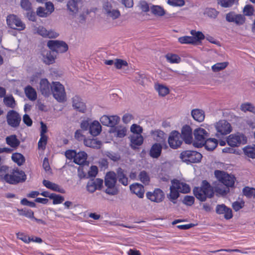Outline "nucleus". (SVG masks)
I'll return each instance as SVG.
<instances>
[{"instance_id":"f257e3e1","label":"nucleus","mask_w":255,"mask_h":255,"mask_svg":"<svg viewBox=\"0 0 255 255\" xmlns=\"http://www.w3.org/2000/svg\"><path fill=\"white\" fill-rule=\"evenodd\" d=\"M116 2L114 0H104L102 4V11L107 18L116 20L121 16V12L116 6Z\"/></svg>"},{"instance_id":"f03ea898","label":"nucleus","mask_w":255,"mask_h":255,"mask_svg":"<svg viewBox=\"0 0 255 255\" xmlns=\"http://www.w3.org/2000/svg\"><path fill=\"white\" fill-rule=\"evenodd\" d=\"M193 192L195 197L201 201H205L207 198L211 197L214 193L212 187L206 180L202 181L200 187H195Z\"/></svg>"},{"instance_id":"7ed1b4c3","label":"nucleus","mask_w":255,"mask_h":255,"mask_svg":"<svg viewBox=\"0 0 255 255\" xmlns=\"http://www.w3.org/2000/svg\"><path fill=\"white\" fill-rule=\"evenodd\" d=\"M117 182L116 174L114 172H109L106 174L105 178V185L107 188L105 192L111 195H115L118 193V189L116 187Z\"/></svg>"},{"instance_id":"20e7f679","label":"nucleus","mask_w":255,"mask_h":255,"mask_svg":"<svg viewBox=\"0 0 255 255\" xmlns=\"http://www.w3.org/2000/svg\"><path fill=\"white\" fill-rule=\"evenodd\" d=\"M4 180L9 184H16L23 182L26 180L25 173L18 169H14L9 174H6L3 177Z\"/></svg>"},{"instance_id":"39448f33","label":"nucleus","mask_w":255,"mask_h":255,"mask_svg":"<svg viewBox=\"0 0 255 255\" xmlns=\"http://www.w3.org/2000/svg\"><path fill=\"white\" fill-rule=\"evenodd\" d=\"M194 140H193V145L196 147H201L204 145L206 139L209 137V133L202 128H196L193 132Z\"/></svg>"},{"instance_id":"423d86ee","label":"nucleus","mask_w":255,"mask_h":255,"mask_svg":"<svg viewBox=\"0 0 255 255\" xmlns=\"http://www.w3.org/2000/svg\"><path fill=\"white\" fill-rule=\"evenodd\" d=\"M51 93L59 102L62 103L66 101V94L64 87L59 82H53L52 83Z\"/></svg>"},{"instance_id":"0eeeda50","label":"nucleus","mask_w":255,"mask_h":255,"mask_svg":"<svg viewBox=\"0 0 255 255\" xmlns=\"http://www.w3.org/2000/svg\"><path fill=\"white\" fill-rule=\"evenodd\" d=\"M180 157L183 162L189 164L200 162L202 155L200 153L194 150H185L180 153Z\"/></svg>"},{"instance_id":"6e6552de","label":"nucleus","mask_w":255,"mask_h":255,"mask_svg":"<svg viewBox=\"0 0 255 255\" xmlns=\"http://www.w3.org/2000/svg\"><path fill=\"white\" fill-rule=\"evenodd\" d=\"M47 45L53 52L64 53L68 49V46L66 42L61 40H49L47 42Z\"/></svg>"},{"instance_id":"1a4fd4ad","label":"nucleus","mask_w":255,"mask_h":255,"mask_svg":"<svg viewBox=\"0 0 255 255\" xmlns=\"http://www.w3.org/2000/svg\"><path fill=\"white\" fill-rule=\"evenodd\" d=\"M228 144L232 147L239 146L247 142V138L243 133L237 132L230 134L227 139Z\"/></svg>"},{"instance_id":"9d476101","label":"nucleus","mask_w":255,"mask_h":255,"mask_svg":"<svg viewBox=\"0 0 255 255\" xmlns=\"http://www.w3.org/2000/svg\"><path fill=\"white\" fill-rule=\"evenodd\" d=\"M215 175L217 179L227 187H232L235 183V177L224 171L216 170Z\"/></svg>"},{"instance_id":"9b49d317","label":"nucleus","mask_w":255,"mask_h":255,"mask_svg":"<svg viewBox=\"0 0 255 255\" xmlns=\"http://www.w3.org/2000/svg\"><path fill=\"white\" fill-rule=\"evenodd\" d=\"M169 146L174 149L178 148L182 143L181 134L176 130L171 131L168 138Z\"/></svg>"},{"instance_id":"f8f14e48","label":"nucleus","mask_w":255,"mask_h":255,"mask_svg":"<svg viewBox=\"0 0 255 255\" xmlns=\"http://www.w3.org/2000/svg\"><path fill=\"white\" fill-rule=\"evenodd\" d=\"M6 22L7 25L11 28L18 30H22L25 29V25L17 16L11 14L7 17Z\"/></svg>"},{"instance_id":"ddd939ff","label":"nucleus","mask_w":255,"mask_h":255,"mask_svg":"<svg viewBox=\"0 0 255 255\" xmlns=\"http://www.w3.org/2000/svg\"><path fill=\"white\" fill-rule=\"evenodd\" d=\"M226 20L229 22L235 23L237 25H242L245 23L246 17L244 14L230 11L226 14Z\"/></svg>"},{"instance_id":"4468645a","label":"nucleus","mask_w":255,"mask_h":255,"mask_svg":"<svg viewBox=\"0 0 255 255\" xmlns=\"http://www.w3.org/2000/svg\"><path fill=\"white\" fill-rule=\"evenodd\" d=\"M217 130V135H226L232 131V127L229 123L225 120H221L215 125Z\"/></svg>"},{"instance_id":"2eb2a0df","label":"nucleus","mask_w":255,"mask_h":255,"mask_svg":"<svg viewBox=\"0 0 255 255\" xmlns=\"http://www.w3.org/2000/svg\"><path fill=\"white\" fill-rule=\"evenodd\" d=\"M6 121L8 125L13 128L19 126L21 121L20 116L15 111L10 110L6 115Z\"/></svg>"},{"instance_id":"dca6fc26","label":"nucleus","mask_w":255,"mask_h":255,"mask_svg":"<svg viewBox=\"0 0 255 255\" xmlns=\"http://www.w3.org/2000/svg\"><path fill=\"white\" fill-rule=\"evenodd\" d=\"M37 89L42 95L48 97L51 94L52 84H50L47 79L42 78L39 81Z\"/></svg>"},{"instance_id":"f3484780","label":"nucleus","mask_w":255,"mask_h":255,"mask_svg":"<svg viewBox=\"0 0 255 255\" xmlns=\"http://www.w3.org/2000/svg\"><path fill=\"white\" fill-rule=\"evenodd\" d=\"M181 138L185 143L188 144H193L192 131L191 127L185 125L181 129Z\"/></svg>"},{"instance_id":"a211bd4d","label":"nucleus","mask_w":255,"mask_h":255,"mask_svg":"<svg viewBox=\"0 0 255 255\" xmlns=\"http://www.w3.org/2000/svg\"><path fill=\"white\" fill-rule=\"evenodd\" d=\"M103 184V180L100 178L90 180L87 184L86 188L88 192L92 193L97 190L101 189Z\"/></svg>"},{"instance_id":"6ab92c4d","label":"nucleus","mask_w":255,"mask_h":255,"mask_svg":"<svg viewBox=\"0 0 255 255\" xmlns=\"http://www.w3.org/2000/svg\"><path fill=\"white\" fill-rule=\"evenodd\" d=\"M36 33L45 38H55L59 34L54 30H47L45 27L40 26L36 28Z\"/></svg>"},{"instance_id":"aec40b11","label":"nucleus","mask_w":255,"mask_h":255,"mask_svg":"<svg viewBox=\"0 0 255 255\" xmlns=\"http://www.w3.org/2000/svg\"><path fill=\"white\" fill-rule=\"evenodd\" d=\"M146 197L152 202L159 203L163 200L164 195L161 190L156 189L153 192H147L146 193Z\"/></svg>"},{"instance_id":"412c9836","label":"nucleus","mask_w":255,"mask_h":255,"mask_svg":"<svg viewBox=\"0 0 255 255\" xmlns=\"http://www.w3.org/2000/svg\"><path fill=\"white\" fill-rule=\"evenodd\" d=\"M150 135L154 141L160 144L164 142L166 139V134L159 129L151 130L150 131Z\"/></svg>"},{"instance_id":"4be33fe9","label":"nucleus","mask_w":255,"mask_h":255,"mask_svg":"<svg viewBox=\"0 0 255 255\" xmlns=\"http://www.w3.org/2000/svg\"><path fill=\"white\" fill-rule=\"evenodd\" d=\"M120 120V117L117 116L104 115L100 118V122L104 126L113 127L119 122Z\"/></svg>"},{"instance_id":"5701e85b","label":"nucleus","mask_w":255,"mask_h":255,"mask_svg":"<svg viewBox=\"0 0 255 255\" xmlns=\"http://www.w3.org/2000/svg\"><path fill=\"white\" fill-rule=\"evenodd\" d=\"M216 213L218 214H222L224 218L229 220L233 217L232 211L231 208L227 207L224 204L218 205L216 208Z\"/></svg>"},{"instance_id":"b1692460","label":"nucleus","mask_w":255,"mask_h":255,"mask_svg":"<svg viewBox=\"0 0 255 255\" xmlns=\"http://www.w3.org/2000/svg\"><path fill=\"white\" fill-rule=\"evenodd\" d=\"M130 146L132 149H136L143 142V137L140 134L131 135L129 137Z\"/></svg>"},{"instance_id":"393cba45","label":"nucleus","mask_w":255,"mask_h":255,"mask_svg":"<svg viewBox=\"0 0 255 255\" xmlns=\"http://www.w3.org/2000/svg\"><path fill=\"white\" fill-rule=\"evenodd\" d=\"M73 107L81 113H84L86 110L85 104L81 98L77 96H75L73 98Z\"/></svg>"},{"instance_id":"a878e982","label":"nucleus","mask_w":255,"mask_h":255,"mask_svg":"<svg viewBox=\"0 0 255 255\" xmlns=\"http://www.w3.org/2000/svg\"><path fill=\"white\" fill-rule=\"evenodd\" d=\"M131 192L137 195L139 198H142L144 193V187L140 184L134 183L130 186Z\"/></svg>"},{"instance_id":"bb28decb","label":"nucleus","mask_w":255,"mask_h":255,"mask_svg":"<svg viewBox=\"0 0 255 255\" xmlns=\"http://www.w3.org/2000/svg\"><path fill=\"white\" fill-rule=\"evenodd\" d=\"M162 148V147L160 143H154L149 150L150 156L153 158H157L161 155Z\"/></svg>"},{"instance_id":"cd10ccee","label":"nucleus","mask_w":255,"mask_h":255,"mask_svg":"<svg viewBox=\"0 0 255 255\" xmlns=\"http://www.w3.org/2000/svg\"><path fill=\"white\" fill-rule=\"evenodd\" d=\"M191 116L193 119L199 123L202 122L205 117V112L199 109H195L191 111Z\"/></svg>"},{"instance_id":"c85d7f7f","label":"nucleus","mask_w":255,"mask_h":255,"mask_svg":"<svg viewBox=\"0 0 255 255\" xmlns=\"http://www.w3.org/2000/svg\"><path fill=\"white\" fill-rule=\"evenodd\" d=\"M101 130L102 127L99 122L95 121L90 125L89 132L93 136H97Z\"/></svg>"},{"instance_id":"c756f323","label":"nucleus","mask_w":255,"mask_h":255,"mask_svg":"<svg viewBox=\"0 0 255 255\" xmlns=\"http://www.w3.org/2000/svg\"><path fill=\"white\" fill-rule=\"evenodd\" d=\"M43 184L46 188L51 189L54 191H57L61 193H64L65 190L64 189L61 188L58 185L51 182L47 180H44L43 181Z\"/></svg>"},{"instance_id":"7c9ffc66","label":"nucleus","mask_w":255,"mask_h":255,"mask_svg":"<svg viewBox=\"0 0 255 255\" xmlns=\"http://www.w3.org/2000/svg\"><path fill=\"white\" fill-rule=\"evenodd\" d=\"M170 193L168 195V197L170 200L173 203H175V200L179 197V191L177 189L176 186L174 184V182L173 180L172 181V185L170 188Z\"/></svg>"},{"instance_id":"2f4dec72","label":"nucleus","mask_w":255,"mask_h":255,"mask_svg":"<svg viewBox=\"0 0 255 255\" xmlns=\"http://www.w3.org/2000/svg\"><path fill=\"white\" fill-rule=\"evenodd\" d=\"M101 142L97 138H87L84 139V144L87 147L99 148L101 147Z\"/></svg>"},{"instance_id":"473e14b6","label":"nucleus","mask_w":255,"mask_h":255,"mask_svg":"<svg viewBox=\"0 0 255 255\" xmlns=\"http://www.w3.org/2000/svg\"><path fill=\"white\" fill-rule=\"evenodd\" d=\"M87 154L84 151H80L76 153L74 162L77 164H84L87 160Z\"/></svg>"},{"instance_id":"72a5a7b5","label":"nucleus","mask_w":255,"mask_h":255,"mask_svg":"<svg viewBox=\"0 0 255 255\" xmlns=\"http://www.w3.org/2000/svg\"><path fill=\"white\" fill-rule=\"evenodd\" d=\"M67 7L70 12V14L75 15L78 12V6L76 0H70L67 2Z\"/></svg>"},{"instance_id":"f704fd0d","label":"nucleus","mask_w":255,"mask_h":255,"mask_svg":"<svg viewBox=\"0 0 255 255\" xmlns=\"http://www.w3.org/2000/svg\"><path fill=\"white\" fill-rule=\"evenodd\" d=\"M24 92L26 96L29 100L32 101L37 99V93L35 90L30 86L26 87L24 89Z\"/></svg>"},{"instance_id":"c9c22d12","label":"nucleus","mask_w":255,"mask_h":255,"mask_svg":"<svg viewBox=\"0 0 255 255\" xmlns=\"http://www.w3.org/2000/svg\"><path fill=\"white\" fill-rule=\"evenodd\" d=\"M174 184L176 186L177 189L182 193H187L190 191L189 186L186 183L180 182L177 180H174Z\"/></svg>"},{"instance_id":"e433bc0d","label":"nucleus","mask_w":255,"mask_h":255,"mask_svg":"<svg viewBox=\"0 0 255 255\" xmlns=\"http://www.w3.org/2000/svg\"><path fill=\"white\" fill-rule=\"evenodd\" d=\"M218 145V140L215 138L206 139L204 143L205 148L209 151L214 150Z\"/></svg>"},{"instance_id":"4c0bfd02","label":"nucleus","mask_w":255,"mask_h":255,"mask_svg":"<svg viewBox=\"0 0 255 255\" xmlns=\"http://www.w3.org/2000/svg\"><path fill=\"white\" fill-rule=\"evenodd\" d=\"M155 89L158 93L159 96L164 97L169 93V88L162 84H157L155 85Z\"/></svg>"},{"instance_id":"58836bf2","label":"nucleus","mask_w":255,"mask_h":255,"mask_svg":"<svg viewBox=\"0 0 255 255\" xmlns=\"http://www.w3.org/2000/svg\"><path fill=\"white\" fill-rule=\"evenodd\" d=\"M5 140L6 143L11 147H16L20 143L19 140L17 138L15 135H11L7 136Z\"/></svg>"},{"instance_id":"ea45409f","label":"nucleus","mask_w":255,"mask_h":255,"mask_svg":"<svg viewBox=\"0 0 255 255\" xmlns=\"http://www.w3.org/2000/svg\"><path fill=\"white\" fill-rule=\"evenodd\" d=\"M150 10L152 13L156 16H162L165 13L164 8L158 5H153L151 6Z\"/></svg>"},{"instance_id":"a19ab883","label":"nucleus","mask_w":255,"mask_h":255,"mask_svg":"<svg viewBox=\"0 0 255 255\" xmlns=\"http://www.w3.org/2000/svg\"><path fill=\"white\" fill-rule=\"evenodd\" d=\"M12 160L18 165L20 166L25 162V158L22 154L19 153H13L11 156Z\"/></svg>"},{"instance_id":"79ce46f5","label":"nucleus","mask_w":255,"mask_h":255,"mask_svg":"<svg viewBox=\"0 0 255 255\" xmlns=\"http://www.w3.org/2000/svg\"><path fill=\"white\" fill-rule=\"evenodd\" d=\"M229 65L228 62H219L211 67L213 72L216 73L225 69Z\"/></svg>"},{"instance_id":"37998d69","label":"nucleus","mask_w":255,"mask_h":255,"mask_svg":"<svg viewBox=\"0 0 255 255\" xmlns=\"http://www.w3.org/2000/svg\"><path fill=\"white\" fill-rule=\"evenodd\" d=\"M165 57L167 61L170 63H179L181 61V58L177 54L173 53H168Z\"/></svg>"},{"instance_id":"c03bdc74","label":"nucleus","mask_w":255,"mask_h":255,"mask_svg":"<svg viewBox=\"0 0 255 255\" xmlns=\"http://www.w3.org/2000/svg\"><path fill=\"white\" fill-rule=\"evenodd\" d=\"M241 110L244 112H250L255 114V106L250 103H245L241 106Z\"/></svg>"},{"instance_id":"a18cd8bd","label":"nucleus","mask_w":255,"mask_h":255,"mask_svg":"<svg viewBox=\"0 0 255 255\" xmlns=\"http://www.w3.org/2000/svg\"><path fill=\"white\" fill-rule=\"evenodd\" d=\"M190 33L192 35L191 38L194 39V44H195L200 40L203 39L205 37L204 34L200 31H197L195 30H192L190 31Z\"/></svg>"},{"instance_id":"49530a36","label":"nucleus","mask_w":255,"mask_h":255,"mask_svg":"<svg viewBox=\"0 0 255 255\" xmlns=\"http://www.w3.org/2000/svg\"><path fill=\"white\" fill-rule=\"evenodd\" d=\"M244 153L248 157L255 158V146H248L243 149Z\"/></svg>"},{"instance_id":"de8ad7c7","label":"nucleus","mask_w":255,"mask_h":255,"mask_svg":"<svg viewBox=\"0 0 255 255\" xmlns=\"http://www.w3.org/2000/svg\"><path fill=\"white\" fill-rule=\"evenodd\" d=\"M127 128L123 127H117L115 128L114 132L115 135L118 137H124L127 134Z\"/></svg>"},{"instance_id":"09e8293b","label":"nucleus","mask_w":255,"mask_h":255,"mask_svg":"<svg viewBox=\"0 0 255 255\" xmlns=\"http://www.w3.org/2000/svg\"><path fill=\"white\" fill-rule=\"evenodd\" d=\"M55 57L56 56L52 54L51 51H48L43 56L44 62L48 65L51 64L55 62Z\"/></svg>"},{"instance_id":"8fccbe9b","label":"nucleus","mask_w":255,"mask_h":255,"mask_svg":"<svg viewBox=\"0 0 255 255\" xmlns=\"http://www.w3.org/2000/svg\"><path fill=\"white\" fill-rule=\"evenodd\" d=\"M4 104L8 107L14 108L16 105L15 101L12 96H7L3 99Z\"/></svg>"},{"instance_id":"3c124183","label":"nucleus","mask_w":255,"mask_h":255,"mask_svg":"<svg viewBox=\"0 0 255 255\" xmlns=\"http://www.w3.org/2000/svg\"><path fill=\"white\" fill-rule=\"evenodd\" d=\"M245 204V201L243 199H239L232 203V208L236 212H237L244 207Z\"/></svg>"},{"instance_id":"603ef678","label":"nucleus","mask_w":255,"mask_h":255,"mask_svg":"<svg viewBox=\"0 0 255 255\" xmlns=\"http://www.w3.org/2000/svg\"><path fill=\"white\" fill-rule=\"evenodd\" d=\"M243 192L244 195L248 198L255 197V189L254 188L246 187L243 189Z\"/></svg>"},{"instance_id":"864d4df0","label":"nucleus","mask_w":255,"mask_h":255,"mask_svg":"<svg viewBox=\"0 0 255 255\" xmlns=\"http://www.w3.org/2000/svg\"><path fill=\"white\" fill-rule=\"evenodd\" d=\"M218 3L223 7L228 8L232 6L235 0H218Z\"/></svg>"},{"instance_id":"5fc2aeb1","label":"nucleus","mask_w":255,"mask_h":255,"mask_svg":"<svg viewBox=\"0 0 255 255\" xmlns=\"http://www.w3.org/2000/svg\"><path fill=\"white\" fill-rule=\"evenodd\" d=\"M219 12L217 11L215 8H207L205 9L204 14L208 15L209 17L213 18H215Z\"/></svg>"},{"instance_id":"6e6d98bb","label":"nucleus","mask_w":255,"mask_h":255,"mask_svg":"<svg viewBox=\"0 0 255 255\" xmlns=\"http://www.w3.org/2000/svg\"><path fill=\"white\" fill-rule=\"evenodd\" d=\"M20 6L23 10L28 12L32 10V4L29 0H21Z\"/></svg>"},{"instance_id":"4d7b16f0","label":"nucleus","mask_w":255,"mask_h":255,"mask_svg":"<svg viewBox=\"0 0 255 255\" xmlns=\"http://www.w3.org/2000/svg\"><path fill=\"white\" fill-rule=\"evenodd\" d=\"M194 39L190 36H184L178 38V41L181 44H194Z\"/></svg>"},{"instance_id":"13d9d810","label":"nucleus","mask_w":255,"mask_h":255,"mask_svg":"<svg viewBox=\"0 0 255 255\" xmlns=\"http://www.w3.org/2000/svg\"><path fill=\"white\" fill-rule=\"evenodd\" d=\"M139 178L140 181L145 185L148 184L150 178L148 174L145 171H142L139 174Z\"/></svg>"},{"instance_id":"bf43d9fd","label":"nucleus","mask_w":255,"mask_h":255,"mask_svg":"<svg viewBox=\"0 0 255 255\" xmlns=\"http://www.w3.org/2000/svg\"><path fill=\"white\" fill-rule=\"evenodd\" d=\"M18 212L20 215L24 216L29 219L34 218V213L31 210L24 209L19 210Z\"/></svg>"},{"instance_id":"052dcab7","label":"nucleus","mask_w":255,"mask_h":255,"mask_svg":"<svg viewBox=\"0 0 255 255\" xmlns=\"http://www.w3.org/2000/svg\"><path fill=\"white\" fill-rule=\"evenodd\" d=\"M130 131L133 133V134H141V133L143 131V128H142L139 125H138L137 124H132L130 128Z\"/></svg>"},{"instance_id":"680f3d73","label":"nucleus","mask_w":255,"mask_h":255,"mask_svg":"<svg viewBox=\"0 0 255 255\" xmlns=\"http://www.w3.org/2000/svg\"><path fill=\"white\" fill-rule=\"evenodd\" d=\"M50 199L53 200V204H58L63 202L64 200V198L63 196L56 195L55 194L52 193V195L50 197Z\"/></svg>"},{"instance_id":"e2e57ef3","label":"nucleus","mask_w":255,"mask_h":255,"mask_svg":"<svg viewBox=\"0 0 255 255\" xmlns=\"http://www.w3.org/2000/svg\"><path fill=\"white\" fill-rule=\"evenodd\" d=\"M47 135H40V138L38 143L39 148L42 149H45L47 141Z\"/></svg>"},{"instance_id":"0e129e2a","label":"nucleus","mask_w":255,"mask_h":255,"mask_svg":"<svg viewBox=\"0 0 255 255\" xmlns=\"http://www.w3.org/2000/svg\"><path fill=\"white\" fill-rule=\"evenodd\" d=\"M167 3L172 6H182L185 4L184 0H168Z\"/></svg>"},{"instance_id":"69168bd1","label":"nucleus","mask_w":255,"mask_h":255,"mask_svg":"<svg viewBox=\"0 0 255 255\" xmlns=\"http://www.w3.org/2000/svg\"><path fill=\"white\" fill-rule=\"evenodd\" d=\"M254 12V7L251 5H246L243 9L244 15L252 16Z\"/></svg>"},{"instance_id":"338daca9","label":"nucleus","mask_w":255,"mask_h":255,"mask_svg":"<svg viewBox=\"0 0 255 255\" xmlns=\"http://www.w3.org/2000/svg\"><path fill=\"white\" fill-rule=\"evenodd\" d=\"M115 67L117 69H121L123 66H126L128 65V63L127 61L121 60V59H117L114 63Z\"/></svg>"},{"instance_id":"774afa93","label":"nucleus","mask_w":255,"mask_h":255,"mask_svg":"<svg viewBox=\"0 0 255 255\" xmlns=\"http://www.w3.org/2000/svg\"><path fill=\"white\" fill-rule=\"evenodd\" d=\"M140 9L143 12H148L149 10L148 4L145 1H141L139 3Z\"/></svg>"}]
</instances>
